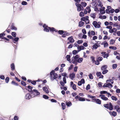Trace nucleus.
<instances>
[{
  "label": "nucleus",
  "instance_id": "obj_1",
  "mask_svg": "<svg viewBox=\"0 0 120 120\" xmlns=\"http://www.w3.org/2000/svg\"><path fill=\"white\" fill-rule=\"evenodd\" d=\"M79 55L77 54L72 58L71 62L72 63L76 65L77 63H80L82 62L83 60V58H79Z\"/></svg>",
  "mask_w": 120,
  "mask_h": 120
},
{
  "label": "nucleus",
  "instance_id": "obj_2",
  "mask_svg": "<svg viewBox=\"0 0 120 120\" xmlns=\"http://www.w3.org/2000/svg\"><path fill=\"white\" fill-rule=\"evenodd\" d=\"M75 4L77 8V10L78 11H83L84 10L81 4L75 3Z\"/></svg>",
  "mask_w": 120,
  "mask_h": 120
},
{
  "label": "nucleus",
  "instance_id": "obj_3",
  "mask_svg": "<svg viewBox=\"0 0 120 120\" xmlns=\"http://www.w3.org/2000/svg\"><path fill=\"white\" fill-rule=\"evenodd\" d=\"M31 94H33V97H34L35 96L39 95L40 93L36 90L34 89L33 90V92H32V93Z\"/></svg>",
  "mask_w": 120,
  "mask_h": 120
},
{
  "label": "nucleus",
  "instance_id": "obj_4",
  "mask_svg": "<svg viewBox=\"0 0 120 120\" xmlns=\"http://www.w3.org/2000/svg\"><path fill=\"white\" fill-rule=\"evenodd\" d=\"M33 97V95H31V94L29 93L27 94L26 95L25 97V99L27 100H29Z\"/></svg>",
  "mask_w": 120,
  "mask_h": 120
},
{
  "label": "nucleus",
  "instance_id": "obj_5",
  "mask_svg": "<svg viewBox=\"0 0 120 120\" xmlns=\"http://www.w3.org/2000/svg\"><path fill=\"white\" fill-rule=\"evenodd\" d=\"M103 87L105 88V87H108L109 88H111L112 87V85L109 83L106 84L105 83L104 85L102 86Z\"/></svg>",
  "mask_w": 120,
  "mask_h": 120
},
{
  "label": "nucleus",
  "instance_id": "obj_6",
  "mask_svg": "<svg viewBox=\"0 0 120 120\" xmlns=\"http://www.w3.org/2000/svg\"><path fill=\"white\" fill-rule=\"evenodd\" d=\"M99 97H101V98L104 101H106L108 100V98L105 97L104 95H100Z\"/></svg>",
  "mask_w": 120,
  "mask_h": 120
},
{
  "label": "nucleus",
  "instance_id": "obj_7",
  "mask_svg": "<svg viewBox=\"0 0 120 120\" xmlns=\"http://www.w3.org/2000/svg\"><path fill=\"white\" fill-rule=\"evenodd\" d=\"M69 78L72 80H73L75 77V74L73 72L72 73L70 74Z\"/></svg>",
  "mask_w": 120,
  "mask_h": 120
},
{
  "label": "nucleus",
  "instance_id": "obj_8",
  "mask_svg": "<svg viewBox=\"0 0 120 120\" xmlns=\"http://www.w3.org/2000/svg\"><path fill=\"white\" fill-rule=\"evenodd\" d=\"M33 88L32 86L29 85L27 87V88H28V89L27 88H26V90H28L29 92H31V94L32 93V92H33V91L32 90V89Z\"/></svg>",
  "mask_w": 120,
  "mask_h": 120
},
{
  "label": "nucleus",
  "instance_id": "obj_9",
  "mask_svg": "<svg viewBox=\"0 0 120 120\" xmlns=\"http://www.w3.org/2000/svg\"><path fill=\"white\" fill-rule=\"evenodd\" d=\"M15 38H13L12 39V41L14 43H16V42H17L19 40V38L18 37H15Z\"/></svg>",
  "mask_w": 120,
  "mask_h": 120
},
{
  "label": "nucleus",
  "instance_id": "obj_10",
  "mask_svg": "<svg viewBox=\"0 0 120 120\" xmlns=\"http://www.w3.org/2000/svg\"><path fill=\"white\" fill-rule=\"evenodd\" d=\"M117 31V29L115 28H113L112 29L109 30V32L110 33H112L113 32L116 33Z\"/></svg>",
  "mask_w": 120,
  "mask_h": 120
},
{
  "label": "nucleus",
  "instance_id": "obj_11",
  "mask_svg": "<svg viewBox=\"0 0 120 120\" xmlns=\"http://www.w3.org/2000/svg\"><path fill=\"white\" fill-rule=\"evenodd\" d=\"M68 40H69L70 42L71 43L75 41L72 36L69 37L68 38Z\"/></svg>",
  "mask_w": 120,
  "mask_h": 120
},
{
  "label": "nucleus",
  "instance_id": "obj_12",
  "mask_svg": "<svg viewBox=\"0 0 120 120\" xmlns=\"http://www.w3.org/2000/svg\"><path fill=\"white\" fill-rule=\"evenodd\" d=\"M109 113L111 116H112L114 117L117 114L116 112L114 111H112V112H110Z\"/></svg>",
  "mask_w": 120,
  "mask_h": 120
},
{
  "label": "nucleus",
  "instance_id": "obj_13",
  "mask_svg": "<svg viewBox=\"0 0 120 120\" xmlns=\"http://www.w3.org/2000/svg\"><path fill=\"white\" fill-rule=\"evenodd\" d=\"M43 90L46 93H49V91L47 87H44L43 88Z\"/></svg>",
  "mask_w": 120,
  "mask_h": 120
},
{
  "label": "nucleus",
  "instance_id": "obj_14",
  "mask_svg": "<svg viewBox=\"0 0 120 120\" xmlns=\"http://www.w3.org/2000/svg\"><path fill=\"white\" fill-rule=\"evenodd\" d=\"M108 109H109L110 110H112L113 109L112 105L111 102L109 103Z\"/></svg>",
  "mask_w": 120,
  "mask_h": 120
},
{
  "label": "nucleus",
  "instance_id": "obj_15",
  "mask_svg": "<svg viewBox=\"0 0 120 120\" xmlns=\"http://www.w3.org/2000/svg\"><path fill=\"white\" fill-rule=\"evenodd\" d=\"M107 68V65H103L101 68V70L103 71L105 69H106Z\"/></svg>",
  "mask_w": 120,
  "mask_h": 120
},
{
  "label": "nucleus",
  "instance_id": "obj_16",
  "mask_svg": "<svg viewBox=\"0 0 120 120\" xmlns=\"http://www.w3.org/2000/svg\"><path fill=\"white\" fill-rule=\"evenodd\" d=\"M11 70L12 71L14 70L15 69V66L14 63H12L11 65Z\"/></svg>",
  "mask_w": 120,
  "mask_h": 120
},
{
  "label": "nucleus",
  "instance_id": "obj_17",
  "mask_svg": "<svg viewBox=\"0 0 120 120\" xmlns=\"http://www.w3.org/2000/svg\"><path fill=\"white\" fill-rule=\"evenodd\" d=\"M48 26H46V27L44 28V30L47 32H49V29L48 28Z\"/></svg>",
  "mask_w": 120,
  "mask_h": 120
},
{
  "label": "nucleus",
  "instance_id": "obj_18",
  "mask_svg": "<svg viewBox=\"0 0 120 120\" xmlns=\"http://www.w3.org/2000/svg\"><path fill=\"white\" fill-rule=\"evenodd\" d=\"M84 24V22L82 21H80L79 23V26L80 27H82Z\"/></svg>",
  "mask_w": 120,
  "mask_h": 120
},
{
  "label": "nucleus",
  "instance_id": "obj_19",
  "mask_svg": "<svg viewBox=\"0 0 120 120\" xmlns=\"http://www.w3.org/2000/svg\"><path fill=\"white\" fill-rule=\"evenodd\" d=\"M108 82H111L112 84H113V81L112 80V79H109L107 80H106V82L107 83H109Z\"/></svg>",
  "mask_w": 120,
  "mask_h": 120
},
{
  "label": "nucleus",
  "instance_id": "obj_20",
  "mask_svg": "<svg viewBox=\"0 0 120 120\" xmlns=\"http://www.w3.org/2000/svg\"><path fill=\"white\" fill-rule=\"evenodd\" d=\"M96 14L95 13H93L91 14H90V16L91 17L93 18L94 19L96 17Z\"/></svg>",
  "mask_w": 120,
  "mask_h": 120
},
{
  "label": "nucleus",
  "instance_id": "obj_21",
  "mask_svg": "<svg viewBox=\"0 0 120 120\" xmlns=\"http://www.w3.org/2000/svg\"><path fill=\"white\" fill-rule=\"evenodd\" d=\"M61 105L63 109H64L66 108V105L64 103H62Z\"/></svg>",
  "mask_w": 120,
  "mask_h": 120
},
{
  "label": "nucleus",
  "instance_id": "obj_22",
  "mask_svg": "<svg viewBox=\"0 0 120 120\" xmlns=\"http://www.w3.org/2000/svg\"><path fill=\"white\" fill-rule=\"evenodd\" d=\"M111 98L113 100H114L115 101H117V98L115 97L114 96H112L111 97Z\"/></svg>",
  "mask_w": 120,
  "mask_h": 120
},
{
  "label": "nucleus",
  "instance_id": "obj_23",
  "mask_svg": "<svg viewBox=\"0 0 120 120\" xmlns=\"http://www.w3.org/2000/svg\"><path fill=\"white\" fill-rule=\"evenodd\" d=\"M66 105L68 107L72 105L71 102L70 101L66 102Z\"/></svg>",
  "mask_w": 120,
  "mask_h": 120
},
{
  "label": "nucleus",
  "instance_id": "obj_24",
  "mask_svg": "<svg viewBox=\"0 0 120 120\" xmlns=\"http://www.w3.org/2000/svg\"><path fill=\"white\" fill-rule=\"evenodd\" d=\"M96 103L99 104H100L101 103V101L99 99H97L96 101Z\"/></svg>",
  "mask_w": 120,
  "mask_h": 120
},
{
  "label": "nucleus",
  "instance_id": "obj_25",
  "mask_svg": "<svg viewBox=\"0 0 120 120\" xmlns=\"http://www.w3.org/2000/svg\"><path fill=\"white\" fill-rule=\"evenodd\" d=\"M48 28H49L50 32H53L54 31V30H55V29L53 27L51 28L49 27H48Z\"/></svg>",
  "mask_w": 120,
  "mask_h": 120
},
{
  "label": "nucleus",
  "instance_id": "obj_26",
  "mask_svg": "<svg viewBox=\"0 0 120 120\" xmlns=\"http://www.w3.org/2000/svg\"><path fill=\"white\" fill-rule=\"evenodd\" d=\"M66 57L67 58V60L69 61H71V59H70V56L69 55H67Z\"/></svg>",
  "mask_w": 120,
  "mask_h": 120
},
{
  "label": "nucleus",
  "instance_id": "obj_27",
  "mask_svg": "<svg viewBox=\"0 0 120 120\" xmlns=\"http://www.w3.org/2000/svg\"><path fill=\"white\" fill-rule=\"evenodd\" d=\"M58 75L56 73H55L53 75V78L54 79H56L58 77Z\"/></svg>",
  "mask_w": 120,
  "mask_h": 120
},
{
  "label": "nucleus",
  "instance_id": "obj_28",
  "mask_svg": "<svg viewBox=\"0 0 120 120\" xmlns=\"http://www.w3.org/2000/svg\"><path fill=\"white\" fill-rule=\"evenodd\" d=\"M79 100L81 101H85V99L84 98L80 97L79 98Z\"/></svg>",
  "mask_w": 120,
  "mask_h": 120
},
{
  "label": "nucleus",
  "instance_id": "obj_29",
  "mask_svg": "<svg viewBox=\"0 0 120 120\" xmlns=\"http://www.w3.org/2000/svg\"><path fill=\"white\" fill-rule=\"evenodd\" d=\"M109 48L110 49H112L113 50H116L117 49L116 47L113 46H109Z\"/></svg>",
  "mask_w": 120,
  "mask_h": 120
},
{
  "label": "nucleus",
  "instance_id": "obj_30",
  "mask_svg": "<svg viewBox=\"0 0 120 120\" xmlns=\"http://www.w3.org/2000/svg\"><path fill=\"white\" fill-rule=\"evenodd\" d=\"M79 52L77 50H74L72 52V53L74 55H76Z\"/></svg>",
  "mask_w": 120,
  "mask_h": 120
},
{
  "label": "nucleus",
  "instance_id": "obj_31",
  "mask_svg": "<svg viewBox=\"0 0 120 120\" xmlns=\"http://www.w3.org/2000/svg\"><path fill=\"white\" fill-rule=\"evenodd\" d=\"M117 65L116 64H113L112 65V68L113 69H116L117 67Z\"/></svg>",
  "mask_w": 120,
  "mask_h": 120
},
{
  "label": "nucleus",
  "instance_id": "obj_32",
  "mask_svg": "<svg viewBox=\"0 0 120 120\" xmlns=\"http://www.w3.org/2000/svg\"><path fill=\"white\" fill-rule=\"evenodd\" d=\"M71 87H72L73 89L74 90H76L77 88L76 87V85L75 84H73Z\"/></svg>",
  "mask_w": 120,
  "mask_h": 120
},
{
  "label": "nucleus",
  "instance_id": "obj_33",
  "mask_svg": "<svg viewBox=\"0 0 120 120\" xmlns=\"http://www.w3.org/2000/svg\"><path fill=\"white\" fill-rule=\"evenodd\" d=\"M98 45L95 44L93 46V48L94 49H97L98 48Z\"/></svg>",
  "mask_w": 120,
  "mask_h": 120
},
{
  "label": "nucleus",
  "instance_id": "obj_34",
  "mask_svg": "<svg viewBox=\"0 0 120 120\" xmlns=\"http://www.w3.org/2000/svg\"><path fill=\"white\" fill-rule=\"evenodd\" d=\"M11 30H17L16 28L12 25L11 26Z\"/></svg>",
  "mask_w": 120,
  "mask_h": 120
},
{
  "label": "nucleus",
  "instance_id": "obj_35",
  "mask_svg": "<svg viewBox=\"0 0 120 120\" xmlns=\"http://www.w3.org/2000/svg\"><path fill=\"white\" fill-rule=\"evenodd\" d=\"M93 63L95 62V57L93 56H91L90 57Z\"/></svg>",
  "mask_w": 120,
  "mask_h": 120
},
{
  "label": "nucleus",
  "instance_id": "obj_36",
  "mask_svg": "<svg viewBox=\"0 0 120 120\" xmlns=\"http://www.w3.org/2000/svg\"><path fill=\"white\" fill-rule=\"evenodd\" d=\"M11 35L14 37H15L16 36V34L15 32H12L11 33Z\"/></svg>",
  "mask_w": 120,
  "mask_h": 120
},
{
  "label": "nucleus",
  "instance_id": "obj_37",
  "mask_svg": "<svg viewBox=\"0 0 120 120\" xmlns=\"http://www.w3.org/2000/svg\"><path fill=\"white\" fill-rule=\"evenodd\" d=\"M43 98L45 99H48L49 98V97L47 95H43L42 96Z\"/></svg>",
  "mask_w": 120,
  "mask_h": 120
},
{
  "label": "nucleus",
  "instance_id": "obj_38",
  "mask_svg": "<svg viewBox=\"0 0 120 120\" xmlns=\"http://www.w3.org/2000/svg\"><path fill=\"white\" fill-rule=\"evenodd\" d=\"M11 83L12 84L14 85L17 86H18V84L17 83L15 82V81H12L11 82Z\"/></svg>",
  "mask_w": 120,
  "mask_h": 120
},
{
  "label": "nucleus",
  "instance_id": "obj_39",
  "mask_svg": "<svg viewBox=\"0 0 120 120\" xmlns=\"http://www.w3.org/2000/svg\"><path fill=\"white\" fill-rule=\"evenodd\" d=\"M5 80L6 82L7 83H8L9 81V78L8 77H7L6 78Z\"/></svg>",
  "mask_w": 120,
  "mask_h": 120
},
{
  "label": "nucleus",
  "instance_id": "obj_40",
  "mask_svg": "<svg viewBox=\"0 0 120 120\" xmlns=\"http://www.w3.org/2000/svg\"><path fill=\"white\" fill-rule=\"evenodd\" d=\"M108 70L107 69H105L103 70L102 72V74H106L108 72Z\"/></svg>",
  "mask_w": 120,
  "mask_h": 120
},
{
  "label": "nucleus",
  "instance_id": "obj_41",
  "mask_svg": "<svg viewBox=\"0 0 120 120\" xmlns=\"http://www.w3.org/2000/svg\"><path fill=\"white\" fill-rule=\"evenodd\" d=\"M100 13L101 14H104L105 13V10H103L101 8L100 9Z\"/></svg>",
  "mask_w": 120,
  "mask_h": 120
},
{
  "label": "nucleus",
  "instance_id": "obj_42",
  "mask_svg": "<svg viewBox=\"0 0 120 120\" xmlns=\"http://www.w3.org/2000/svg\"><path fill=\"white\" fill-rule=\"evenodd\" d=\"M109 104H104V106L105 108H107V109H109Z\"/></svg>",
  "mask_w": 120,
  "mask_h": 120
},
{
  "label": "nucleus",
  "instance_id": "obj_43",
  "mask_svg": "<svg viewBox=\"0 0 120 120\" xmlns=\"http://www.w3.org/2000/svg\"><path fill=\"white\" fill-rule=\"evenodd\" d=\"M82 5L84 7H85L87 5V4L85 2H82L81 3Z\"/></svg>",
  "mask_w": 120,
  "mask_h": 120
},
{
  "label": "nucleus",
  "instance_id": "obj_44",
  "mask_svg": "<svg viewBox=\"0 0 120 120\" xmlns=\"http://www.w3.org/2000/svg\"><path fill=\"white\" fill-rule=\"evenodd\" d=\"M88 76L89 77V79H93V77L92 74H90L89 75H88Z\"/></svg>",
  "mask_w": 120,
  "mask_h": 120
},
{
  "label": "nucleus",
  "instance_id": "obj_45",
  "mask_svg": "<svg viewBox=\"0 0 120 120\" xmlns=\"http://www.w3.org/2000/svg\"><path fill=\"white\" fill-rule=\"evenodd\" d=\"M107 91H101L100 92L101 94H107Z\"/></svg>",
  "mask_w": 120,
  "mask_h": 120
},
{
  "label": "nucleus",
  "instance_id": "obj_46",
  "mask_svg": "<svg viewBox=\"0 0 120 120\" xmlns=\"http://www.w3.org/2000/svg\"><path fill=\"white\" fill-rule=\"evenodd\" d=\"M58 33L60 34H62L64 33V31L62 30H59L58 31Z\"/></svg>",
  "mask_w": 120,
  "mask_h": 120
},
{
  "label": "nucleus",
  "instance_id": "obj_47",
  "mask_svg": "<svg viewBox=\"0 0 120 120\" xmlns=\"http://www.w3.org/2000/svg\"><path fill=\"white\" fill-rule=\"evenodd\" d=\"M110 44H113L115 42V41L113 39H111L110 41Z\"/></svg>",
  "mask_w": 120,
  "mask_h": 120
},
{
  "label": "nucleus",
  "instance_id": "obj_48",
  "mask_svg": "<svg viewBox=\"0 0 120 120\" xmlns=\"http://www.w3.org/2000/svg\"><path fill=\"white\" fill-rule=\"evenodd\" d=\"M102 58L101 57H99L98 58L97 60L99 61H101L102 60Z\"/></svg>",
  "mask_w": 120,
  "mask_h": 120
},
{
  "label": "nucleus",
  "instance_id": "obj_49",
  "mask_svg": "<svg viewBox=\"0 0 120 120\" xmlns=\"http://www.w3.org/2000/svg\"><path fill=\"white\" fill-rule=\"evenodd\" d=\"M101 75V73L100 72H97L96 73V75L98 77L99 76Z\"/></svg>",
  "mask_w": 120,
  "mask_h": 120
},
{
  "label": "nucleus",
  "instance_id": "obj_50",
  "mask_svg": "<svg viewBox=\"0 0 120 120\" xmlns=\"http://www.w3.org/2000/svg\"><path fill=\"white\" fill-rule=\"evenodd\" d=\"M21 84L23 86H25L26 85V82L23 81H21Z\"/></svg>",
  "mask_w": 120,
  "mask_h": 120
},
{
  "label": "nucleus",
  "instance_id": "obj_51",
  "mask_svg": "<svg viewBox=\"0 0 120 120\" xmlns=\"http://www.w3.org/2000/svg\"><path fill=\"white\" fill-rule=\"evenodd\" d=\"M79 15L81 17H82L84 16V14L82 12H81L80 13Z\"/></svg>",
  "mask_w": 120,
  "mask_h": 120
},
{
  "label": "nucleus",
  "instance_id": "obj_52",
  "mask_svg": "<svg viewBox=\"0 0 120 120\" xmlns=\"http://www.w3.org/2000/svg\"><path fill=\"white\" fill-rule=\"evenodd\" d=\"M97 23V22L94 21L93 22V25L95 27V26H96Z\"/></svg>",
  "mask_w": 120,
  "mask_h": 120
},
{
  "label": "nucleus",
  "instance_id": "obj_53",
  "mask_svg": "<svg viewBox=\"0 0 120 120\" xmlns=\"http://www.w3.org/2000/svg\"><path fill=\"white\" fill-rule=\"evenodd\" d=\"M90 85L89 84H88L87 85V86L86 87V90H88L90 89Z\"/></svg>",
  "mask_w": 120,
  "mask_h": 120
},
{
  "label": "nucleus",
  "instance_id": "obj_54",
  "mask_svg": "<svg viewBox=\"0 0 120 120\" xmlns=\"http://www.w3.org/2000/svg\"><path fill=\"white\" fill-rule=\"evenodd\" d=\"M27 4V3L25 1H23L21 3V4L23 5H26Z\"/></svg>",
  "mask_w": 120,
  "mask_h": 120
},
{
  "label": "nucleus",
  "instance_id": "obj_55",
  "mask_svg": "<svg viewBox=\"0 0 120 120\" xmlns=\"http://www.w3.org/2000/svg\"><path fill=\"white\" fill-rule=\"evenodd\" d=\"M101 27L100 25L99 24H98V23L96 26H95V27L96 28H99Z\"/></svg>",
  "mask_w": 120,
  "mask_h": 120
},
{
  "label": "nucleus",
  "instance_id": "obj_56",
  "mask_svg": "<svg viewBox=\"0 0 120 120\" xmlns=\"http://www.w3.org/2000/svg\"><path fill=\"white\" fill-rule=\"evenodd\" d=\"M82 32L83 33L85 34H86V32L85 29H83L82 30Z\"/></svg>",
  "mask_w": 120,
  "mask_h": 120
},
{
  "label": "nucleus",
  "instance_id": "obj_57",
  "mask_svg": "<svg viewBox=\"0 0 120 120\" xmlns=\"http://www.w3.org/2000/svg\"><path fill=\"white\" fill-rule=\"evenodd\" d=\"M109 56L108 53L105 54L103 56V57L104 58H106L107 59V58Z\"/></svg>",
  "mask_w": 120,
  "mask_h": 120
},
{
  "label": "nucleus",
  "instance_id": "obj_58",
  "mask_svg": "<svg viewBox=\"0 0 120 120\" xmlns=\"http://www.w3.org/2000/svg\"><path fill=\"white\" fill-rule=\"evenodd\" d=\"M31 83L33 85H35L36 84V81L35 80H34L32 81L31 82Z\"/></svg>",
  "mask_w": 120,
  "mask_h": 120
},
{
  "label": "nucleus",
  "instance_id": "obj_59",
  "mask_svg": "<svg viewBox=\"0 0 120 120\" xmlns=\"http://www.w3.org/2000/svg\"><path fill=\"white\" fill-rule=\"evenodd\" d=\"M95 64L97 65H98L100 64L99 62L97 60L95 61Z\"/></svg>",
  "mask_w": 120,
  "mask_h": 120
},
{
  "label": "nucleus",
  "instance_id": "obj_60",
  "mask_svg": "<svg viewBox=\"0 0 120 120\" xmlns=\"http://www.w3.org/2000/svg\"><path fill=\"white\" fill-rule=\"evenodd\" d=\"M19 117L17 116H15L14 117V120H18Z\"/></svg>",
  "mask_w": 120,
  "mask_h": 120
},
{
  "label": "nucleus",
  "instance_id": "obj_61",
  "mask_svg": "<svg viewBox=\"0 0 120 120\" xmlns=\"http://www.w3.org/2000/svg\"><path fill=\"white\" fill-rule=\"evenodd\" d=\"M0 78L1 79L4 80L5 79V77L3 75H0Z\"/></svg>",
  "mask_w": 120,
  "mask_h": 120
},
{
  "label": "nucleus",
  "instance_id": "obj_62",
  "mask_svg": "<svg viewBox=\"0 0 120 120\" xmlns=\"http://www.w3.org/2000/svg\"><path fill=\"white\" fill-rule=\"evenodd\" d=\"M63 34H64V35H65L66 36H68L69 35V34L67 32L64 31V33H63Z\"/></svg>",
  "mask_w": 120,
  "mask_h": 120
},
{
  "label": "nucleus",
  "instance_id": "obj_63",
  "mask_svg": "<svg viewBox=\"0 0 120 120\" xmlns=\"http://www.w3.org/2000/svg\"><path fill=\"white\" fill-rule=\"evenodd\" d=\"M83 41L82 40H79L77 41V43L78 44H80L83 42Z\"/></svg>",
  "mask_w": 120,
  "mask_h": 120
},
{
  "label": "nucleus",
  "instance_id": "obj_64",
  "mask_svg": "<svg viewBox=\"0 0 120 120\" xmlns=\"http://www.w3.org/2000/svg\"><path fill=\"white\" fill-rule=\"evenodd\" d=\"M80 81L82 84H84L85 83V81L83 79H82Z\"/></svg>",
  "mask_w": 120,
  "mask_h": 120
}]
</instances>
